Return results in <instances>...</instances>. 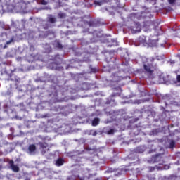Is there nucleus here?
Returning <instances> with one entry per match:
<instances>
[{
  "mask_svg": "<svg viewBox=\"0 0 180 180\" xmlns=\"http://www.w3.org/2000/svg\"><path fill=\"white\" fill-rule=\"evenodd\" d=\"M56 47H58V49H63V44H61L60 42H57Z\"/></svg>",
  "mask_w": 180,
  "mask_h": 180,
  "instance_id": "obj_21",
  "label": "nucleus"
},
{
  "mask_svg": "<svg viewBox=\"0 0 180 180\" xmlns=\"http://www.w3.org/2000/svg\"><path fill=\"white\" fill-rule=\"evenodd\" d=\"M13 42V38H12L11 39H10L9 41L6 42V44L9 45L11 44V43Z\"/></svg>",
  "mask_w": 180,
  "mask_h": 180,
  "instance_id": "obj_25",
  "label": "nucleus"
},
{
  "mask_svg": "<svg viewBox=\"0 0 180 180\" xmlns=\"http://www.w3.org/2000/svg\"><path fill=\"white\" fill-rule=\"evenodd\" d=\"M135 27H139V25H135L134 27H131V30L132 31V33H137L139 32V30L134 29Z\"/></svg>",
  "mask_w": 180,
  "mask_h": 180,
  "instance_id": "obj_13",
  "label": "nucleus"
},
{
  "mask_svg": "<svg viewBox=\"0 0 180 180\" xmlns=\"http://www.w3.org/2000/svg\"><path fill=\"white\" fill-rule=\"evenodd\" d=\"M165 99H168V96H165Z\"/></svg>",
  "mask_w": 180,
  "mask_h": 180,
  "instance_id": "obj_35",
  "label": "nucleus"
},
{
  "mask_svg": "<svg viewBox=\"0 0 180 180\" xmlns=\"http://www.w3.org/2000/svg\"><path fill=\"white\" fill-rule=\"evenodd\" d=\"M58 16H59V18H60V19H64V18H65V13H60L58 14Z\"/></svg>",
  "mask_w": 180,
  "mask_h": 180,
  "instance_id": "obj_18",
  "label": "nucleus"
},
{
  "mask_svg": "<svg viewBox=\"0 0 180 180\" xmlns=\"http://www.w3.org/2000/svg\"><path fill=\"white\" fill-rule=\"evenodd\" d=\"M2 168H3L2 165H0V171H2Z\"/></svg>",
  "mask_w": 180,
  "mask_h": 180,
  "instance_id": "obj_33",
  "label": "nucleus"
},
{
  "mask_svg": "<svg viewBox=\"0 0 180 180\" xmlns=\"http://www.w3.org/2000/svg\"><path fill=\"white\" fill-rule=\"evenodd\" d=\"M158 169H169V165H166L164 167H162L160 168H158Z\"/></svg>",
  "mask_w": 180,
  "mask_h": 180,
  "instance_id": "obj_20",
  "label": "nucleus"
},
{
  "mask_svg": "<svg viewBox=\"0 0 180 180\" xmlns=\"http://www.w3.org/2000/svg\"><path fill=\"white\" fill-rule=\"evenodd\" d=\"M169 103H171L170 101H165L166 105H168V104H169Z\"/></svg>",
  "mask_w": 180,
  "mask_h": 180,
  "instance_id": "obj_32",
  "label": "nucleus"
},
{
  "mask_svg": "<svg viewBox=\"0 0 180 180\" xmlns=\"http://www.w3.org/2000/svg\"><path fill=\"white\" fill-rule=\"evenodd\" d=\"M10 165H11V168L12 169V171H13V172H19V167H18L17 165H15V164L13 163V160H11L10 162Z\"/></svg>",
  "mask_w": 180,
  "mask_h": 180,
  "instance_id": "obj_5",
  "label": "nucleus"
},
{
  "mask_svg": "<svg viewBox=\"0 0 180 180\" xmlns=\"http://www.w3.org/2000/svg\"><path fill=\"white\" fill-rule=\"evenodd\" d=\"M150 171H154L155 169V168L154 167H149Z\"/></svg>",
  "mask_w": 180,
  "mask_h": 180,
  "instance_id": "obj_30",
  "label": "nucleus"
},
{
  "mask_svg": "<svg viewBox=\"0 0 180 180\" xmlns=\"http://www.w3.org/2000/svg\"><path fill=\"white\" fill-rule=\"evenodd\" d=\"M107 134H113L115 133V129H109L108 131H106Z\"/></svg>",
  "mask_w": 180,
  "mask_h": 180,
  "instance_id": "obj_16",
  "label": "nucleus"
},
{
  "mask_svg": "<svg viewBox=\"0 0 180 180\" xmlns=\"http://www.w3.org/2000/svg\"><path fill=\"white\" fill-rule=\"evenodd\" d=\"M168 64H170V65H172V67H174V65L175 64V60H170L168 62Z\"/></svg>",
  "mask_w": 180,
  "mask_h": 180,
  "instance_id": "obj_22",
  "label": "nucleus"
},
{
  "mask_svg": "<svg viewBox=\"0 0 180 180\" xmlns=\"http://www.w3.org/2000/svg\"><path fill=\"white\" fill-rule=\"evenodd\" d=\"M53 2H56V0H46V4H53Z\"/></svg>",
  "mask_w": 180,
  "mask_h": 180,
  "instance_id": "obj_27",
  "label": "nucleus"
},
{
  "mask_svg": "<svg viewBox=\"0 0 180 180\" xmlns=\"http://www.w3.org/2000/svg\"><path fill=\"white\" fill-rule=\"evenodd\" d=\"M48 20L49 22H50V23H56L57 19L54 18L53 15H49Z\"/></svg>",
  "mask_w": 180,
  "mask_h": 180,
  "instance_id": "obj_9",
  "label": "nucleus"
},
{
  "mask_svg": "<svg viewBox=\"0 0 180 180\" xmlns=\"http://www.w3.org/2000/svg\"><path fill=\"white\" fill-rule=\"evenodd\" d=\"M116 60V58L113 57V53H107L105 55V61L107 63H113Z\"/></svg>",
  "mask_w": 180,
  "mask_h": 180,
  "instance_id": "obj_3",
  "label": "nucleus"
},
{
  "mask_svg": "<svg viewBox=\"0 0 180 180\" xmlns=\"http://www.w3.org/2000/svg\"><path fill=\"white\" fill-rule=\"evenodd\" d=\"M37 2L39 5H46V0H39Z\"/></svg>",
  "mask_w": 180,
  "mask_h": 180,
  "instance_id": "obj_17",
  "label": "nucleus"
},
{
  "mask_svg": "<svg viewBox=\"0 0 180 180\" xmlns=\"http://www.w3.org/2000/svg\"><path fill=\"white\" fill-rule=\"evenodd\" d=\"M84 23H85V25H88L89 26V27H96V26L98 25V22H96V20H91L90 21H86Z\"/></svg>",
  "mask_w": 180,
  "mask_h": 180,
  "instance_id": "obj_4",
  "label": "nucleus"
},
{
  "mask_svg": "<svg viewBox=\"0 0 180 180\" xmlns=\"http://www.w3.org/2000/svg\"><path fill=\"white\" fill-rule=\"evenodd\" d=\"M148 43L149 44H154V43H155V40L150 39Z\"/></svg>",
  "mask_w": 180,
  "mask_h": 180,
  "instance_id": "obj_24",
  "label": "nucleus"
},
{
  "mask_svg": "<svg viewBox=\"0 0 180 180\" xmlns=\"http://www.w3.org/2000/svg\"><path fill=\"white\" fill-rule=\"evenodd\" d=\"M174 84L176 86H180V75L176 76V81L174 82Z\"/></svg>",
  "mask_w": 180,
  "mask_h": 180,
  "instance_id": "obj_11",
  "label": "nucleus"
},
{
  "mask_svg": "<svg viewBox=\"0 0 180 180\" xmlns=\"http://www.w3.org/2000/svg\"><path fill=\"white\" fill-rule=\"evenodd\" d=\"M122 65H124L125 67H129V62H122Z\"/></svg>",
  "mask_w": 180,
  "mask_h": 180,
  "instance_id": "obj_26",
  "label": "nucleus"
},
{
  "mask_svg": "<svg viewBox=\"0 0 180 180\" xmlns=\"http://www.w3.org/2000/svg\"><path fill=\"white\" fill-rule=\"evenodd\" d=\"M39 146L40 150H43V148H46V145H44V143L42 142H39Z\"/></svg>",
  "mask_w": 180,
  "mask_h": 180,
  "instance_id": "obj_15",
  "label": "nucleus"
},
{
  "mask_svg": "<svg viewBox=\"0 0 180 180\" xmlns=\"http://www.w3.org/2000/svg\"><path fill=\"white\" fill-rule=\"evenodd\" d=\"M91 134H92V136H96V134H97L96 131H91Z\"/></svg>",
  "mask_w": 180,
  "mask_h": 180,
  "instance_id": "obj_28",
  "label": "nucleus"
},
{
  "mask_svg": "<svg viewBox=\"0 0 180 180\" xmlns=\"http://www.w3.org/2000/svg\"><path fill=\"white\" fill-rule=\"evenodd\" d=\"M16 72V69H13V70H12L11 68L4 69V74H6L10 78H11V81H14L15 86H19V84H20V78L17 76H15L14 79L12 78Z\"/></svg>",
  "mask_w": 180,
  "mask_h": 180,
  "instance_id": "obj_1",
  "label": "nucleus"
},
{
  "mask_svg": "<svg viewBox=\"0 0 180 180\" xmlns=\"http://www.w3.org/2000/svg\"><path fill=\"white\" fill-rule=\"evenodd\" d=\"M139 41L140 44H143V46H146L147 44V38L144 36H141L139 38Z\"/></svg>",
  "mask_w": 180,
  "mask_h": 180,
  "instance_id": "obj_6",
  "label": "nucleus"
},
{
  "mask_svg": "<svg viewBox=\"0 0 180 180\" xmlns=\"http://www.w3.org/2000/svg\"><path fill=\"white\" fill-rule=\"evenodd\" d=\"M28 150L30 153V154H33V153H35L36 151V145L35 144H31L28 147Z\"/></svg>",
  "mask_w": 180,
  "mask_h": 180,
  "instance_id": "obj_7",
  "label": "nucleus"
},
{
  "mask_svg": "<svg viewBox=\"0 0 180 180\" xmlns=\"http://www.w3.org/2000/svg\"><path fill=\"white\" fill-rule=\"evenodd\" d=\"M64 159L63 158H58L56 161V167H61V165H64Z\"/></svg>",
  "mask_w": 180,
  "mask_h": 180,
  "instance_id": "obj_8",
  "label": "nucleus"
},
{
  "mask_svg": "<svg viewBox=\"0 0 180 180\" xmlns=\"http://www.w3.org/2000/svg\"><path fill=\"white\" fill-rule=\"evenodd\" d=\"M60 101H58V100H54V102H59Z\"/></svg>",
  "mask_w": 180,
  "mask_h": 180,
  "instance_id": "obj_34",
  "label": "nucleus"
},
{
  "mask_svg": "<svg viewBox=\"0 0 180 180\" xmlns=\"http://www.w3.org/2000/svg\"><path fill=\"white\" fill-rule=\"evenodd\" d=\"M174 146H175V141H171L169 143V148H174Z\"/></svg>",
  "mask_w": 180,
  "mask_h": 180,
  "instance_id": "obj_19",
  "label": "nucleus"
},
{
  "mask_svg": "<svg viewBox=\"0 0 180 180\" xmlns=\"http://www.w3.org/2000/svg\"><path fill=\"white\" fill-rule=\"evenodd\" d=\"M94 5H97L98 6H102V1H99V0H95L94 1Z\"/></svg>",
  "mask_w": 180,
  "mask_h": 180,
  "instance_id": "obj_14",
  "label": "nucleus"
},
{
  "mask_svg": "<svg viewBox=\"0 0 180 180\" xmlns=\"http://www.w3.org/2000/svg\"><path fill=\"white\" fill-rule=\"evenodd\" d=\"M163 81H164V82H168V81H169V79H165L163 77Z\"/></svg>",
  "mask_w": 180,
  "mask_h": 180,
  "instance_id": "obj_29",
  "label": "nucleus"
},
{
  "mask_svg": "<svg viewBox=\"0 0 180 180\" xmlns=\"http://www.w3.org/2000/svg\"><path fill=\"white\" fill-rule=\"evenodd\" d=\"M19 71H23V70L22 69H20Z\"/></svg>",
  "mask_w": 180,
  "mask_h": 180,
  "instance_id": "obj_36",
  "label": "nucleus"
},
{
  "mask_svg": "<svg viewBox=\"0 0 180 180\" xmlns=\"http://www.w3.org/2000/svg\"><path fill=\"white\" fill-rule=\"evenodd\" d=\"M145 72L147 74V75H151V74H153V70H151L150 68H146Z\"/></svg>",
  "mask_w": 180,
  "mask_h": 180,
  "instance_id": "obj_12",
  "label": "nucleus"
},
{
  "mask_svg": "<svg viewBox=\"0 0 180 180\" xmlns=\"http://www.w3.org/2000/svg\"><path fill=\"white\" fill-rule=\"evenodd\" d=\"M99 122H101V120L99 118H94L92 121V126H98L99 124Z\"/></svg>",
  "mask_w": 180,
  "mask_h": 180,
  "instance_id": "obj_10",
  "label": "nucleus"
},
{
  "mask_svg": "<svg viewBox=\"0 0 180 180\" xmlns=\"http://www.w3.org/2000/svg\"><path fill=\"white\" fill-rule=\"evenodd\" d=\"M168 2L170 5H174L176 2V0H168Z\"/></svg>",
  "mask_w": 180,
  "mask_h": 180,
  "instance_id": "obj_23",
  "label": "nucleus"
},
{
  "mask_svg": "<svg viewBox=\"0 0 180 180\" xmlns=\"http://www.w3.org/2000/svg\"><path fill=\"white\" fill-rule=\"evenodd\" d=\"M167 78H169V75H167Z\"/></svg>",
  "mask_w": 180,
  "mask_h": 180,
  "instance_id": "obj_37",
  "label": "nucleus"
},
{
  "mask_svg": "<svg viewBox=\"0 0 180 180\" xmlns=\"http://www.w3.org/2000/svg\"><path fill=\"white\" fill-rule=\"evenodd\" d=\"M3 49H8V45L6 44L4 46Z\"/></svg>",
  "mask_w": 180,
  "mask_h": 180,
  "instance_id": "obj_31",
  "label": "nucleus"
},
{
  "mask_svg": "<svg viewBox=\"0 0 180 180\" xmlns=\"http://www.w3.org/2000/svg\"><path fill=\"white\" fill-rule=\"evenodd\" d=\"M141 60L143 64L144 68H151L154 65V58H147L142 56Z\"/></svg>",
  "mask_w": 180,
  "mask_h": 180,
  "instance_id": "obj_2",
  "label": "nucleus"
}]
</instances>
